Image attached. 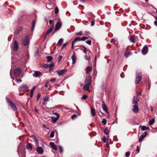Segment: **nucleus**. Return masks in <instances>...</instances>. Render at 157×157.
Instances as JSON below:
<instances>
[{"label": "nucleus", "instance_id": "obj_7", "mask_svg": "<svg viewBox=\"0 0 157 157\" xmlns=\"http://www.w3.org/2000/svg\"><path fill=\"white\" fill-rule=\"evenodd\" d=\"M21 90L22 91H27L29 90L28 86L25 85H23L20 86Z\"/></svg>", "mask_w": 157, "mask_h": 157}, {"label": "nucleus", "instance_id": "obj_61", "mask_svg": "<svg viewBox=\"0 0 157 157\" xmlns=\"http://www.w3.org/2000/svg\"><path fill=\"white\" fill-rule=\"evenodd\" d=\"M33 93L32 92H30V97L31 98H32L33 97Z\"/></svg>", "mask_w": 157, "mask_h": 157}, {"label": "nucleus", "instance_id": "obj_51", "mask_svg": "<svg viewBox=\"0 0 157 157\" xmlns=\"http://www.w3.org/2000/svg\"><path fill=\"white\" fill-rule=\"evenodd\" d=\"M85 58L86 60H88L90 59V56L87 55H86L85 56Z\"/></svg>", "mask_w": 157, "mask_h": 157}, {"label": "nucleus", "instance_id": "obj_8", "mask_svg": "<svg viewBox=\"0 0 157 157\" xmlns=\"http://www.w3.org/2000/svg\"><path fill=\"white\" fill-rule=\"evenodd\" d=\"M148 52V48L147 46H145L142 48V53L144 55H146Z\"/></svg>", "mask_w": 157, "mask_h": 157}, {"label": "nucleus", "instance_id": "obj_13", "mask_svg": "<svg viewBox=\"0 0 157 157\" xmlns=\"http://www.w3.org/2000/svg\"><path fill=\"white\" fill-rule=\"evenodd\" d=\"M42 73L38 71H35L34 73L33 74V76L35 77H37L41 75Z\"/></svg>", "mask_w": 157, "mask_h": 157}, {"label": "nucleus", "instance_id": "obj_60", "mask_svg": "<svg viewBox=\"0 0 157 157\" xmlns=\"http://www.w3.org/2000/svg\"><path fill=\"white\" fill-rule=\"evenodd\" d=\"M85 40V36H83L81 38V40L84 41Z\"/></svg>", "mask_w": 157, "mask_h": 157}, {"label": "nucleus", "instance_id": "obj_9", "mask_svg": "<svg viewBox=\"0 0 157 157\" xmlns=\"http://www.w3.org/2000/svg\"><path fill=\"white\" fill-rule=\"evenodd\" d=\"M91 82V77L90 75H88L85 81V83L90 85Z\"/></svg>", "mask_w": 157, "mask_h": 157}, {"label": "nucleus", "instance_id": "obj_1", "mask_svg": "<svg viewBox=\"0 0 157 157\" xmlns=\"http://www.w3.org/2000/svg\"><path fill=\"white\" fill-rule=\"evenodd\" d=\"M6 99L7 102L10 105L11 109L14 111H17V107L13 102L7 97H6Z\"/></svg>", "mask_w": 157, "mask_h": 157}, {"label": "nucleus", "instance_id": "obj_10", "mask_svg": "<svg viewBox=\"0 0 157 157\" xmlns=\"http://www.w3.org/2000/svg\"><path fill=\"white\" fill-rule=\"evenodd\" d=\"M18 48V45L17 42L16 40H15L13 43V50L14 51H17Z\"/></svg>", "mask_w": 157, "mask_h": 157}, {"label": "nucleus", "instance_id": "obj_55", "mask_svg": "<svg viewBox=\"0 0 157 157\" xmlns=\"http://www.w3.org/2000/svg\"><path fill=\"white\" fill-rule=\"evenodd\" d=\"M95 24V21H93L91 22V26H93Z\"/></svg>", "mask_w": 157, "mask_h": 157}, {"label": "nucleus", "instance_id": "obj_27", "mask_svg": "<svg viewBox=\"0 0 157 157\" xmlns=\"http://www.w3.org/2000/svg\"><path fill=\"white\" fill-rule=\"evenodd\" d=\"M36 21L35 20H33L32 21V30L33 31L35 26V24L36 23Z\"/></svg>", "mask_w": 157, "mask_h": 157}, {"label": "nucleus", "instance_id": "obj_34", "mask_svg": "<svg viewBox=\"0 0 157 157\" xmlns=\"http://www.w3.org/2000/svg\"><path fill=\"white\" fill-rule=\"evenodd\" d=\"M81 38L79 37H77L75 38L74 40L73 41V43H75L76 41H80Z\"/></svg>", "mask_w": 157, "mask_h": 157}, {"label": "nucleus", "instance_id": "obj_59", "mask_svg": "<svg viewBox=\"0 0 157 157\" xmlns=\"http://www.w3.org/2000/svg\"><path fill=\"white\" fill-rule=\"evenodd\" d=\"M75 43H73V41L72 42L71 48L72 49H73L74 48V45Z\"/></svg>", "mask_w": 157, "mask_h": 157}, {"label": "nucleus", "instance_id": "obj_5", "mask_svg": "<svg viewBox=\"0 0 157 157\" xmlns=\"http://www.w3.org/2000/svg\"><path fill=\"white\" fill-rule=\"evenodd\" d=\"M67 71L66 69H64L61 70H58L56 71L57 73L59 76H62Z\"/></svg>", "mask_w": 157, "mask_h": 157}, {"label": "nucleus", "instance_id": "obj_25", "mask_svg": "<svg viewBox=\"0 0 157 157\" xmlns=\"http://www.w3.org/2000/svg\"><path fill=\"white\" fill-rule=\"evenodd\" d=\"M90 85L86 84L83 86V89L85 90H88L89 88Z\"/></svg>", "mask_w": 157, "mask_h": 157}, {"label": "nucleus", "instance_id": "obj_33", "mask_svg": "<svg viewBox=\"0 0 157 157\" xmlns=\"http://www.w3.org/2000/svg\"><path fill=\"white\" fill-rule=\"evenodd\" d=\"M149 128L148 127H147L145 126H143L141 127V130H149Z\"/></svg>", "mask_w": 157, "mask_h": 157}, {"label": "nucleus", "instance_id": "obj_22", "mask_svg": "<svg viewBox=\"0 0 157 157\" xmlns=\"http://www.w3.org/2000/svg\"><path fill=\"white\" fill-rule=\"evenodd\" d=\"M33 139L36 145V147L39 146V143L36 137L34 135L33 136Z\"/></svg>", "mask_w": 157, "mask_h": 157}, {"label": "nucleus", "instance_id": "obj_32", "mask_svg": "<svg viewBox=\"0 0 157 157\" xmlns=\"http://www.w3.org/2000/svg\"><path fill=\"white\" fill-rule=\"evenodd\" d=\"M49 96L47 95L46 97H44V101H49Z\"/></svg>", "mask_w": 157, "mask_h": 157}, {"label": "nucleus", "instance_id": "obj_43", "mask_svg": "<svg viewBox=\"0 0 157 157\" xmlns=\"http://www.w3.org/2000/svg\"><path fill=\"white\" fill-rule=\"evenodd\" d=\"M87 98V96L86 95H83L82 97L81 98L83 100L86 99Z\"/></svg>", "mask_w": 157, "mask_h": 157}, {"label": "nucleus", "instance_id": "obj_39", "mask_svg": "<svg viewBox=\"0 0 157 157\" xmlns=\"http://www.w3.org/2000/svg\"><path fill=\"white\" fill-rule=\"evenodd\" d=\"M102 123L104 125H105L106 124V123H107L106 120V119L105 118H104L103 119L102 121Z\"/></svg>", "mask_w": 157, "mask_h": 157}, {"label": "nucleus", "instance_id": "obj_49", "mask_svg": "<svg viewBox=\"0 0 157 157\" xmlns=\"http://www.w3.org/2000/svg\"><path fill=\"white\" fill-rule=\"evenodd\" d=\"M56 80V78H52L51 79H50V81L52 82H55Z\"/></svg>", "mask_w": 157, "mask_h": 157}, {"label": "nucleus", "instance_id": "obj_47", "mask_svg": "<svg viewBox=\"0 0 157 157\" xmlns=\"http://www.w3.org/2000/svg\"><path fill=\"white\" fill-rule=\"evenodd\" d=\"M59 149L60 152L61 153H62L63 152V149L62 147L61 146H59Z\"/></svg>", "mask_w": 157, "mask_h": 157}, {"label": "nucleus", "instance_id": "obj_15", "mask_svg": "<svg viewBox=\"0 0 157 157\" xmlns=\"http://www.w3.org/2000/svg\"><path fill=\"white\" fill-rule=\"evenodd\" d=\"M55 64L53 62H51L50 64H49V72H51L53 70V67L54 66Z\"/></svg>", "mask_w": 157, "mask_h": 157}, {"label": "nucleus", "instance_id": "obj_29", "mask_svg": "<svg viewBox=\"0 0 157 157\" xmlns=\"http://www.w3.org/2000/svg\"><path fill=\"white\" fill-rule=\"evenodd\" d=\"M46 58L47 59V61L48 62H51L52 59V57L50 56H47Z\"/></svg>", "mask_w": 157, "mask_h": 157}, {"label": "nucleus", "instance_id": "obj_26", "mask_svg": "<svg viewBox=\"0 0 157 157\" xmlns=\"http://www.w3.org/2000/svg\"><path fill=\"white\" fill-rule=\"evenodd\" d=\"M91 115L93 117H94L96 115L95 111L94 109L92 108L91 109Z\"/></svg>", "mask_w": 157, "mask_h": 157}, {"label": "nucleus", "instance_id": "obj_48", "mask_svg": "<svg viewBox=\"0 0 157 157\" xmlns=\"http://www.w3.org/2000/svg\"><path fill=\"white\" fill-rule=\"evenodd\" d=\"M36 88V86H33V87L31 89L30 92L33 93L34 91Z\"/></svg>", "mask_w": 157, "mask_h": 157}, {"label": "nucleus", "instance_id": "obj_11", "mask_svg": "<svg viewBox=\"0 0 157 157\" xmlns=\"http://www.w3.org/2000/svg\"><path fill=\"white\" fill-rule=\"evenodd\" d=\"M62 24L61 22H58L56 25L55 31H57L61 27Z\"/></svg>", "mask_w": 157, "mask_h": 157}, {"label": "nucleus", "instance_id": "obj_50", "mask_svg": "<svg viewBox=\"0 0 157 157\" xmlns=\"http://www.w3.org/2000/svg\"><path fill=\"white\" fill-rule=\"evenodd\" d=\"M41 96V94L40 93H38L37 94V100H38V99L40 98Z\"/></svg>", "mask_w": 157, "mask_h": 157}, {"label": "nucleus", "instance_id": "obj_21", "mask_svg": "<svg viewBox=\"0 0 157 157\" xmlns=\"http://www.w3.org/2000/svg\"><path fill=\"white\" fill-rule=\"evenodd\" d=\"M147 134V133L146 132H145L141 135L139 138L140 142H141L142 141L143 139L146 136Z\"/></svg>", "mask_w": 157, "mask_h": 157}, {"label": "nucleus", "instance_id": "obj_2", "mask_svg": "<svg viewBox=\"0 0 157 157\" xmlns=\"http://www.w3.org/2000/svg\"><path fill=\"white\" fill-rule=\"evenodd\" d=\"M142 79V72L140 71H138L136 73V78L135 83L136 84H138L140 82Z\"/></svg>", "mask_w": 157, "mask_h": 157}, {"label": "nucleus", "instance_id": "obj_20", "mask_svg": "<svg viewBox=\"0 0 157 157\" xmlns=\"http://www.w3.org/2000/svg\"><path fill=\"white\" fill-rule=\"evenodd\" d=\"M102 107L103 110L105 111V112L108 113V109L105 103H103L102 105Z\"/></svg>", "mask_w": 157, "mask_h": 157}, {"label": "nucleus", "instance_id": "obj_40", "mask_svg": "<svg viewBox=\"0 0 157 157\" xmlns=\"http://www.w3.org/2000/svg\"><path fill=\"white\" fill-rule=\"evenodd\" d=\"M22 148H23V147H20V146H19L18 148L17 152L18 153V154L19 156H20L19 153L21 152L20 149H21Z\"/></svg>", "mask_w": 157, "mask_h": 157}, {"label": "nucleus", "instance_id": "obj_57", "mask_svg": "<svg viewBox=\"0 0 157 157\" xmlns=\"http://www.w3.org/2000/svg\"><path fill=\"white\" fill-rule=\"evenodd\" d=\"M82 47L84 48V52L85 53H86V52H87V50H86V48L84 46H82Z\"/></svg>", "mask_w": 157, "mask_h": 157}, {"label": "nucleus", "instance_id": "obj_37", "mask_svg": "<svg viewBox=\"0 0 157 157\" xmlns=\"http://www.w3.org/2000/svg\"><path fill=\"white\" fill-rule=\"evenodd\" d=\"M59 12V9L57 7L55 8V14H57Z\"/></svg>", "mask_w": 157, "mask_h": 157}, {"label": "nucleus", "instance_id": "obj_56", "mask_svg": "<svg viewBox=\"0 0 157 157\" xmlns=\"http://www.w3.org/2000/svg\"><path fill=\"white\" fill-rule=\"evenodd\" d=\"M15 81L17 82V83H20L22 81V80L20 79H15Z\"/></svg>", "mask_w": 157, "mask_h": 157}, {"label": "nucleus", "instance_id": "obj_53", "mask_svg": "<svg viewBox=\"0 0 157 157\" xmlns=\"http://www.w3.org/2000/svg\"><path fill=\"white\" fill-rule=\"evenodd\" d=\"M136 148H137V149H136L137 151V153H138L140 152V149L139 146L138 145L137 146Z\"/></svg>", "mask_w": 157, "mask_h": 157}, {"label": "nucleus", "instance_id": "obj_6", "mask_svg": "<svg viewBox=\"0 0 157 157\" xmlns=\"http://www.w3.org/2000/svg\"><path fill=\"white\" fill-rule=\"evenodd\" d=\"M132 111L134 113H137L139 111V108L137 104H135L133 106Z\"/></svg>", "mask_w": 157, "mask_h": 157}, {"label": "nucleus", "instance_id": "obj_30", "mask_svg": "<svg viewBox=\"0 0 157 157\" xmlns=\"http://www.w3.org/2000/svg\"><path fill=\"white\" fill-rule=\"evenodd\" d=\"M131 54V52H126L124 53V55L125 57L127 58Z\"/></svg>", "mask_w": 157, "mask_h": 157}, {"label": "nucleus", "instance_id": "obj_62", "mask_svg": "<svg viewBox=\"0 0 157 157\" xmlns=\"http://www.w3.org/2000/svg\"><path fill=\"white\" fill-rule=\"evenodd\" d=\"M45 86L46 87H48V84L47 82H46L45 84Z\"/></svg>", "mask_w": 157, "mask_h": 157}, {"label": "nucleus", "instance_id": "obj_12", "mask_svg": "<svg viewBox=\"0 0 157 157\" xmlns=\"http://www.w3.org/2000/svg\"><path fill=\"white\" fill-rule=\"evenodd\" d=\"M54 25L53 23L51 25V26L50 28L47 31L46 35H48L53 30L54 28Z\"/></svg>", "mask_w": 157, "mask_h": 157}, {"label": "nucleus", "instance_id": "obj_42", "mask_svg": "<svg viewBox=\"0 0 157 157\" xmlns=\"http://www.w3.org/2000/svg\"><path fill=\"white\" fill-rule=\"evenodd\" d=\"M82 31H80L79 32L76 33L75 35L81 36L82 35Z\"/></svg>", "mask_w": 157, "mask_h": 157}, {"label": "nucleus", "instance_id": "obj_23", "mask_svg": "<svg viewBox=\"0 0 157 157\" xmlns=\"http://www.w3.org/2000/svg\"><path fill=\"white\" fill-rule=\"evenodd\" d=\"M27 149L31 151L32 149V146L31 144L29 143L26 145Z\"/></svg>", "mask_w": 157, "mask_h": 157}, {"label": "nucleus", "instance_id": "obj_63", "mask_svg": "<svg viewBox=\"0 0 157 157\" xmlns=\"http://www.w3.org/2000/svg\"><path fill=\"white\" fill-rule=\"evenodd\" d=\"M53 114H55L56 115H57V116H58V115H59V114H58L57 113H56V112H55V113H54V112H53Z\"/></svg>", "mask_w": 157, "mask_h": 157}, {"label": "nucleus", "instance_id": "obj_19", "mask_svg": "<svg viewBox=\"0 0 157 157\" xmlns=\"http://www.w3.org/2000/svg\"><path fill=\"white\" fill-rule=\"evenodd\" d=\"M58 116H57L56 117H52V121L53 123H55L58 119L59 118V115H58Z\"/></svg>", "mask_w": 157, "mask_h": 157}, {"label": "nucleus", "instance_id": "obj_46", "mask_svg": "<svg viewBox=\"0 0 157 157\" xmlns=\"http://www.w3.org/2000/svg\"><path fill=\"white\" fill-rule=\"evenodd\" d=\"M86 43L89 45H91V41L90 40H88L86 41Z\"/></svg>", "mask_w": 157, "mask_h": 157}, {"label": "nucleus", "instance_id": "obj_16", "mask_svg": "<svg viewBox=\"0 0 157 157\" xmlns=\"http://www.w3.org/2000/svg\"><path fill=\"white\" fill-rule=\"evenodd\" d=\"M71 59L72 60V64H75L76 62V56L75 52H74L73 54L71 56Z\"/></svg>", "mask_w": 157, "mask_h": 157}, {"label": "nucleus", "instance_id": "obj_64", "mask_svg": "<svg viewBox=\"0 0 157 157\" xmlns=\"http://www.w3.org/2000/svg\"><path fill=\"white\" fill-rule=\"evenodd\" d=\"M154 24L156 26H157V21H154Z\"/></svg>", "mask_w": 157, "mask_h": 157}, {"label": "nucleus", "instance_id": "obj_3", "mask_svg": "<svg viewBox=\"0 0 157 157\" xmlns=\"http://www.w3.org/2000/svg\"><path fill=\"white\" fill-rule=\"evenodd\" d=\"M22 43L25 46H28L29 45V42L28 36H25L22 39Z\"/></svg>", "mask_w": 157, "mask_h": 157}, {"label": "nucleus", "instance_id": "obj_14", "mask_svg": "<svg viewBox=\"0 0 157 157\" xmlns=\"http://www.w3.org/2000/svg\"><path fill=\"white\" fill-rule=\"evenodd\" d=\"M49 145L54 150L56 151L57 149L56 146L54 144V143L52 142H50L49 143Z\"/></svg>", "mask_w": 157, "mask_h": 157}, {"label": "nucleus", "instance_id": "obj_41", "mask_svg": "<svg viewBox=\"0 0 157 157\" xmlns=\"http://www.w3.org/2000/svg\"><path fill=\"white\" fill-rule=\"evenodd\" d=\"M43 66L44 68H47L49 67V64H44Z\"/></svg>", "mask_w": 157, "mask_h": 157}, {"label": "nucleus", "instance_id": "obj_54", "mask_svg": "<svg viewBox=\"0 0 157 157\" xmlns=\"http://www.w3.org/2000/svg\"><path fill=\"white\" fill-rule=\"evenodd\" d=\"M49 23L50 24H52L53 23L54 24V23L53 22V21L52 20H49Z\"/></svg>", "mask_w": 157, "mask_h": 157}, {"label": "nucleus", "instance_id": "obj_38", "mask_svg": "<svg viewBox=\"0 0 157 157\" xmlns=\"http://www.w3.org/2000/svg\"><path fill=\"white\" fill-rule=\"evenodd\" d=\"M54 132L53 131H52L50 135V136L51 138H52L54 137Z\"/></svg>", "mask_w": 157, "mask_h": 157}, {"label": "nucleus", "instance_id": "obj_4", "mask_svg": "<svg viewBox=\"0 0 157 157\" xmlns=\"http://www.w3.org/2000/svg\"><path fill=\"white\" fill-rule=\"evenodd\" d=\"M21 71L19 68H16L14 71V76L16 77H19L21 74Z\"/></svg>", "mask_w": 157, "mask_h": 157}, {"label": "nucleus", "instance_id": "obj_44", "mask_svg": "<svg viewBox=\"0 0 157 157\" xmlns=\"http://www.w3.org/2000/svg\"><path fill=\"white\" fill-rule=\"evenodd\" d=\"M77 117V115L76 114H75L72 116L71 117V118L73 120L75 119V118H76Z\"/></svg>", "mask_w": 157, "mask_h": 157}, {"label": "nucleus", "instance_id": "obj_52", "mask_svg": "<svg viewBox=\"0 0 157 157\" xmlns=\"http://www.w3.org/2000/svg\"><path fill=\"white\" fill-rule=\"evenodd\" d=\"M67 44V43H66L63 44L62 46V47L61 48V49H63V48L66 46Z\"/></svg>", "mask_w": 157, "mask_h": 157}, {"label": "nucleus", "instance_id": "obj_31", "mask_svg": "<svg viewBox=\"0 0 157 157\" xmlns=\"http://www.w3.org/2000/svg\"><path fill=\"white\" fill-rule=\"evenodd\" d=\"M105 134L106 135H108L109 133V132L108 128L107 127L105 128L104 131Z\"/></svg>", "mask_w": 157, "mask_h": 157}, {"label": "nucleus", "instance_id": "obj_17", "mask_svg": "<svg viewBox=\"0 0 157 157\" xmlns=\"http://www.w3.org/2000/svg\"><path fill=\"white\" fill-rule=\"evenodd\" d=\"M37 147L36 149V151L39 154H41L43 153L44 151L43 149L41 147Z\"/></svg>", "mask_w": 157, "mask_h": 157}, {"label": "nucleus", "instance_id": "obj_58", "mask_svg": "<svg viewBox=\"0 0 157 157\" xmlns=\"http://www.w3.org/2000/svg\"><path fill=\"white\" fill-rule=\"evenodd\" d=\"M102 139H103V142H104V143H106V138L104 136V137H103L102 138Z\"/></svg>", "mask_w": 157, "mask_h": 157}, {"label": "nucleus", "instance_id": "obj_35", "mask_svg": "<svg viewBox=\"0 0 157 157\" xmlns=\"http://www.w3.org/2000/svg\"><path fill=\"white\" fill-rule=\"evenodd\" d=\"M155 122V119H152L149 120V124L150 125L152 124Z\"/></svg>", "mask_w": 157, "mask_h": 157}, {"label": "nucleus", "instance_id": "obj_45", "mask_svg": "<svg viewBox=\"0 0 157 157\" xmlns=\"http://www.w3.org/2000/svg\"><path fill=\"white\" fill-rule=\"evenodd\" d=\"M130 152H127L125 153V155L126 157H129L130 156Z\"/></svg>", "mask_w": 157, "mask_h": 157}, {"label": "nucleus", "instance_id": "obj_36", "mask_svg": "<svg viewBox=\"0 0 157 157\" xmlns=\"http://www.w3.org/2000/svg\"><path fill=\"white\" fill-rule=\"evenodd\" d=\"M63 41V39L62 38H61L58 41V44L59 45H60L62 44Z\"/></svg>", "mask_w": 157, "mask_h": 157}, {"label": "nucleus", "instance_id": "obj_24", "mask_svg": "<svg viewBox=\"0 0 157 157\" xmlns=\"http://www.w3.org/2000/svg\"><path fill=\"white\" fill-rule=\"evenodd\" d=\"M92 68L90 66L88 67L86 69V73L87 74H89L90 73L91 71Z\"/></svg>", "mask_w": 157, "mask_h": 157}, {"label": "nucleus", "instance_id": "obj_28", "mask_svg": "<svg viewBox=\"0 0 157 157\" xmlns=\"http://www.w3.org/2000/svg\"><path fill=\"white\" fill-rule=\"evenodd\" d=\"M129 40L132 43H135V38L133 36H131L129 38Z\"/></svg>", "mask_w": 157, "mask_h": 157}, {"label": "nucleus", "instance_id": "obj_18", "mask_svg": "<svg viewBox=\"0 0 157 157\" xmlns=\"http://www.w3.org/2000/svg\"><path fill=\"white\" fill-rule=\"evenodd\" d=\"M138 102L139 99L138 98L135 96H134L132 100V104H137Z\"/></svg>", "mask_w": 157, "mask_h": 157}]
</instances>
